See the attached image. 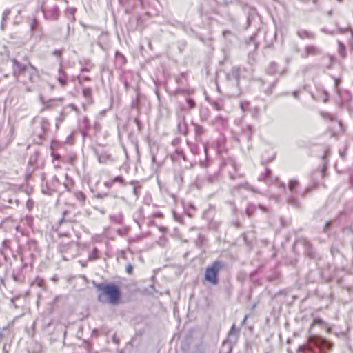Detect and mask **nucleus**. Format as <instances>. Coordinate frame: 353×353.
I'll return each mask as SVG.
<instances>
[{
    "label": "nucleus",
    "instance_id": "1",
    "mask_svg": "<svg viewBox=\"0 0 353 353\" xmlns=\"http://www.w3.org/2000/svg\"><path fill=\"white\" fill-rule=\"evenodd\" d=\"M332 344L319 336H310L306 344L299 346L297 353H329Z\"/></svg>",
    "mask_w": 353,
    "mask_h": 353
},
{
    "label": "nucleus",
    "instance_id": "2",
    "mask_svg": "<svg viewBox=\"0 0 353 353\" xmlns=\"http://www.w3.org/2000/svg\"><path fill=\"white\" fill-rule=\"evenodd\" d=\"M225 263L223 261L216 260L205 269L204 274L205 281L212 285H216L219 283V273L225 269Z\"/></svg>",
    "mask_w": 353,
    "mask_h": 353
},
{
    "label": "nucleus",
    "instance_id": "3",
    "mask_svg": "<svg viewBox=\"0 0 353 353\" xmlns=\"http://www.w3.org/2000/svg\"><path fill=\"white\" fill-rule=\"evenodd\" d=\"M96 287L99 291H101L108 298L110 304L116 305L118 303L120 291L117 285L112 283H99Z\"/></svg>",
    "mask_w": 353,
    "mask_h": 353
},
{
    "label": "nucleus",
    "instance_id": "4",
    "mask_svg": "<svg viewBox=\"0 0 353 353\" xmlns=\"http://www.w3.org/2000/svg\"><path fill=\"white\" fill-rule=\"evenodd\" d=\"M44 17L48 20L56 21L59 17L57 0H46L41 6Z\"/></svg>",
    "mask_w": 353,
    "mask_h": 353
},
{
    "label": "nucleus",
    "instance_id": "5",
    "mask_svg": "<svg viewBox=\"0 0 353 353\" xmlns=\"http://www.w3.org/2000/svg\"><path fill=\"white\" fill-rule=\"evenodd\" d=\"M13 64V72L15 75L24 72L29 68L32 71L36 72V69L29 63L28 65L19 63L16 59H12Z\"/></svg>",
    "mask_w": 353,
    "mask_h": 353
},
{
    "label": "nucleus",
    "instance_id": "6",
    "mask_svg": "<svg viewBox=\"0 0 353 353\" xmlns=\"http://www.w3.org/2000/svg\"><path fill=\"white\" fill-rule=\"evenodd\" d=\"M321 54V50L319 48L314 45H307L304 48V51L301 54L302 58H307L309 56H316Z\"/></svg>",
    "mask_w": 353,
    "mask_h": 353
},
{
    "label": "nucleus",
    "instance_id": "7",
    "mask_svg": "<svg viewBox=\"0 0 353 353\" xmlns=\"http://www.w3.org/2000/svg\"><path fill=\"white\" fill-rule=\"evenodd\" d=\"M41 132H38L37 134L40 139H43L46 134L48 132L50 127V123L45 118L40 119L39 121Z\"/></svg>",
    "mask_w": 353,
    "mask_h": 353
},
{
    "label": "nucleus",
    "instance_id": "8",
    "mask_svg": "<svg viewBox=\"0 0 353 353\" xmlns=\"http://www.w3.org/2000/svg\"><path fill=\"white\" fill-rule=\"evenodd\" d=\"M296 35L301 39H314L316 37V35L314 32L308 31L307 30L300 28L296 30Z\"/></svg>",
    "mask_w": 353,
    "mask_h": 353
},
{
    "label": "nucleus",
    "instance_id": "9",
    "mask_svg": "<svg viewBox=\"0 0 353 353\" xmlns=\"http://www.w3.org/2000/svg\"><path fill=\"white\" fill-rule=\"evenodd\" d=\"M240 333V330L236 328L235 325L233 324L228 334V339L230 341L236 342Z\"/></svg>",
    "mask_w": 353,
    "mask_h": 353
},
{
    "label": "nucleus",
    "instance_id": "10",
    "mask_svg": "<svg viewBox=\"0 0 353 353\" xmlns=\"http://www.w3.org/2000/svg\"><path fill=\"white\" fill-rule=\"evenodd\" d=\"M178 129H179V131L181 134H185L188 132L187 124H186V123L185 121V119L183 117L180 118L179 119Z\"/></svg>",
    "mask_w": 353,
    "mask_h": 353
},
{
    "label": "nucleus",
    "instance_id": "11",
    "mask_svg": "<svg viewBox=\"0 0 353 353\" xmlns=\"http://www.w3.org/2000/svg\"><path fill=\"white\" fill-rule=\"evenodd\" d=\"M271 171L270 169L266 168L265 172L263 174H261L259 176V181H265L267 183H269L270 182L272 181L271 176H270Z\"/></svg>",
    "mask_w": 353,
    "mask_h": 353
},
{
    "label": "nucleus",
    "instance_id": "12",
    "mask_svg": "<svg viewBox=\"0 0 353 353\" xmlns=\"http://www.w3.org/2000/svg\"><path fill=\"white\" fill-rule=\"evenodd\" d=\"M243 132L248 137V139H250L252 134L254 133L255 130L251 125H245L243 128Z\"/></svg>",
    "mask_w": 353,
    "mask_h": 353
},
{
    "label": "nucleus",
    "instance_id": "13",
    "mask_svg": "<svg viewBox=\"0 0 353 353\" xmlns=\"http://www.w3.org/2000/svg\"><path fill=\"white\" fill-rule=\"evenodd\" d=\"M57 80L62 86H65L67 84L66 74L61 69L59 70Z\"/></svg>",
    "mask_w": 353,
    "mask_h": 353
},
{
    "label": "nucleus",
    "instance_id": "14",
    "mask_svg": "<svg viewBox=\"0 0 353 353\" xmlns=\"http://www.w3.org/2000/svg\"><path fill=\"white\" fill-rule=\"evenodd\" d=\"M133 186V194H134L136 199H138L140 194L141 185L138 181H133L130 183Z\"/></svg>",
    "mask_w": 353,
    "mask_h": 353
},
{
    "label": "nucleus",
    "instance_id": "15",
    "mask_svg": "<svg viewBox=\"0 0 353 353\" xmlns=\"http://www.w3.org/2000/svg\"><path fill=\"white\" fill-rule=\"evenodd\" d=\"M314 325H320L323 326L325 328H327V330H330V327H327V325L325 322H324L323 320L319 318H316L313 320L312 323H311V327H313Z\"/></svg>",
    "mask_w": 353,
    "mask_h": 353
},
{
    "label": "nucleus",
    "instance_id": "16",
    "mask_svg": "<svg viewBox=\"0 0 353 353\" xmlns=\"http://www.w3.org/2000/svg\"><path fill=\"white\" fill-rule=\"evenodd\" d=\"M75 198L83 205L85 201V194L81 191L77 192L74 194Z\"/></svg>",
    "mask_w": 353,
    "mask_h": 353
},
{
    "label": "nucleus",
    "instance_id": "17",
    "mask_svg": "<svg viewBox=\"0 0 353 353\" xmlns=\"http://www.w3.org/2000/svg\"><path fill=\"white\" fill-rule=\"evenodd\" d=\"M236 188L237 189L244 188L245 190H250L254 192H258V191L255 188H254L253 187L250 185L248 183L239 184V185H237Z\"/></svg>",
    "mask_w": 353,
    "mask_h": 353
},
{
    "label": "nucleus",
    "instance_id": "18",
    "mask_svg": "<svg viewBox=\"0 0 353 353\" xmlns=\"http://www.w3.org/2000/svg\"><path fill=\"white\" fill-rule=\"evenodd\" d=\"M92 91L90 88H84L83 90V95L85 98L88 100V103H90L91 102L90 98H91Z\"/></svg>",
    "mask_w": 353,
    "mask_h": 353
},
{
    "label": "nucleus",
    "instance_id": "19",
    "mask_svg": "<svg viewBox=\"0 0 353 353\" xmlns=\"http://www.w3.org/2000/svg\"><path fill=\"white\" fill-rule=\"evenodd\" d=\"M194 126L196 137L201 136L204 132L203 127L197 124H194Z\"/></svg>",
    "mask_w": 353,
    "mask_h": 353
},
{
    "label": "nucleus",
    "instance_id": "20",
    "mask_svg": "<svg viewBox=\"0 0 353 353\" xmlns=\"http://www.w3.org/2000/svg\"><path fill=\"white\" fill-rule=\"evenodd\" d=\"M174 180L179 185L183 183V174L181 172H178L176 173Z\"/></svg>",
    "mask_w": 353,
    "mask_h": 353
},
{
    "label": "nucleus",
    "instance_id": "21",
    "mask_svg": "<svg viewBox=\"0 0 353 353\" xmlns=\"http://www.w3.org/2000/svg\"><path fill=\"white\" fill-rule=\"evenodd\" d=\"M30 28L32 31H36L38 29H40L38 21L35 19L32 20L30 23Z\"/></svg>",
    "mask_w": 353,
    "mask_h": 353
},
{
    "label": "nucleus",
    "instance_id": "22",
    "mask_svg": "<svg viewBox=\"0 0 353 353\" xmlns=\"http://www.w3.org/2000/svg\"><path fill=\"white\" fill-rule=\"evenodd\" d=\"M239 71L238 68H232L231 75L236 79V82L239 80Z\"/></svg>",
    "mask_w": 353,
    "mask_h": 353
},
{
    "label": "nucleus",
    "instance_id": "23",
    "mask_svg": "<svg viewBox=\"0 0 353 353\" xmlns=\"http://www.w3.org/2000/svg\"><path fill=\"white\" fill-rule=\"evenodd\" d=\"M298 185V181L296 180H290L289 183V189L291 191H294Z\"/></svg>",
    "mask_w": 353,
    "mask_h": 353
},
{
    "label": "nucleus",
    "instance_id": "24",
    "mask_svg": "<svg viewBox=\"0 0 353 353\" xmlns=\"http://www.w3.org/2000/svg\"><path fill=\"white\" fill-rule=\"evenodd\" d=\"M256 207L254 205H249L246 209V214L248 216H250L254 211L255 210Z\"/></svg>",
    "mask_w": 353,
    "mask_h": 353
},
{
    "label": "nucleus",
    "instance_id": "25",
    "mask_svg": "<svg viewBox=\"0 0 353 353\" xmlns=\"http://www.w3.org/2000/svg\"><path fill=\"white\" fill-rule=\"evenodd\" d=\"M339 52L342 57L345 56V46L343 43L339 41Z\"/></svg>",
    "mask_w": 353,
    "mask_h": 353
},
{
    "label": "nucleus",
    "instance_id": "26",
    "mask_svg": "<svg viewBox=\"0 0 353 353\" xmlns=\"http://www.w3.org/2000/svg\"><path fill=\"white\" fill-rule=\"evenodd\" d=\"M64 161L68 163L73 165L74 163V161H75V156L70 155V156L65 158Z\"/></svg>",
    "mask_w": 353,
    "mask_h": 353
},
{
    "label": "nucleus",
    "instance_id": "27",
    "mask_svg": "<svg viewBox=\"0 0 353 353\" xmlns=\"http://www.w3.org/2000/svg\"><path fill=\"white\" fill-rule=\"evenodd\" d=\"M211 105L216 110H220L223 108V105L216 101H212Z\"/></svg>",
    "mask_w": 353,
    "mask_h": 353
},
{
    "label": "nucleus",
    "instance_id": "28",
    "mask_svg": "<svg viewBox=\"0 0 353 353\" xmlns=\"http://www.w3.org/2000/svg\"><path fill=\"white\" fill-rule=\"evenodd\" d=\"M34 201L32 200V199H28L27 201H26V208L28 210H31L33 207H34Z\"/></svg>",
    "mask_w": 353,
    "mask_h": 353
},
{
    "label": "nucleus",
    "instance_id": "29",
    "mask_svg": "<svg viewBox=\"0 0 353 353\" xmlns=\"http://www.w3.org/2000/svg\"><path fill=\"white\" fill-rule=\"evenodd\" d=\"M288 203L295 206V207H297L299 205V201L296 199L295 198H290L288 199Z\"/></svg>",
    "mask_w": 353,
    "mask_h": 353
},
{
    "label": "nucleus",
    "instance_id": "30",
    "mask_svg": "<svg viewBox=\"0 0 353 353\" xmlns=\"http://www.w3.org/2000/svg\"><path fill=\"white\" fill-rule=\"evenodd\" d=\"M133 270V266L132 264L128 263L126 266L125 271L128 274H132Z\"/></svg>",
    "mask_w": 353,
    "mask_h": 353
},
{
    "label": "nucleus",
    "instance_id": "31",
    "mask_svg": "<svg viewBox=\"0 0 353 353\" xmlns=\"http://www.w3.org/2000/svg\"><path fill=\"white\" fill-rule=\"evenodd\" d=\"M187 103L190 108H193L195 106V103L192 99H187Z\"/></svg>",
    "mask_w": 353,
    "mask_h": 353
},
{
    "label": "nucleus",
    "instance_id": "32",
    "mask_svg": "<svg viewBox=\"0 0 353 353\" xmlns=\"http://www.w3.org/2000/svg\"><path fill=\"white\" fill-rule=\"evenodd\" d=\"M330 228H331V223L330 221L326 222L324 225V228H323V232L325 233L327 232Z\"/></svg>",
    "mask_w": 353,
    "mask_h": 353
},
{
    "label": "nucleus",
    "instance_id": "33",
    "mask_svg": "<svg viewBox=\"0 0 353 353\" xmlns=\"http://www.w3.org/2000/svg\"><path fill=\"white\" fill-rule=\"evenodd\" d=\"M123 179L121 176H116L114 180L112 181L113 183H115V182H118V183H123Z\"/></svg>",
    "mask_w": 353,
    "mask_h": 353
},
{
    "label": "nucleus",
    "instance_id": "34",
    "mask_svg": "<svg viewBox=\"0 0 353 353\" xmlns=\"http://www.w3.org/2000/svg\"><path fill=\"white\" fill-rule=\"evenodd\" d=\"M106 159H107V157H105V156H103V155H100V156L98 157V161H99V163H105Z\"/></svg>",
    "mask_w": 353,
    "mask_h": 353
},
{
    "label": "nucleus",
    "instance_id": "35",
    "mask_svg": "<svg viewBox=\"0 0 353 353\" xmlns=\"http://www.w3.org/2000/svg\"><path fill=\"white\" fill-rule=\"evenodd\" d=\"M248 105H249L248 102H243V103H241V108L243 110H245L248 108Z\"/></svg>",
    "mask_w": 353,
    "mask_h": 353
},
{
    "label": "nucleus",
    "instance_id": "36",
    "mask_svg": "<svg viewBox=\"0 0 353 353\" xmlns=\"http://www.w3.org/2000/svg\"><path fill=\"white\" fill-rule=\"evenodd\" d=\"M61 51L60 50H55L54 52H53V55L56 56V57H60L61 55Z\"/></svg>",
    "mask_w": 353,
    "mask_h": 353
},
{
    "label": "nucleus",
    "instance_id": "37",
    "mask_svg": "<svg viewBox=\"0 0 353 353\" xmlns=\"http://www.w3.org/2000/svg\"><path fill=\"white\" fill-rule=\"evenodd\" d=\"M152 217L154 218H162L163 214L161 212H156L152 214Z\"/></svg>",
    "mask_w": 353,
    "mask_h": 353
},
{
    "label": "nucleus",
    "instance_id": "38",
    "mask_svg": "<svg viewBox=\"0 0 353 353\" xmlns=\"http://www.w3.org/2000/svg\"><path fill=\"white\" fill-rule=\"evenodd\" d=\"M36 283L39 287H42L43 285V281L42 279H37Z\"/></svg>",
    "mask_w": 353,
    "mask_h": 353
},
{
    "label": "nucleus",
    "instance_id": "39",
    "mask_svg": "<svg viewBox=\"0 0 353 353\" xmlns=\"http://www.w3.org/2000/svg\"><path fill=\"white\" fill-rule=\"evenodd\" d=\"M112 341L114 343L116 344H119V339L117 338L116 334H114L112 336Z\"/></svg>",
    "mask_w": 353,
    "mask_h": 353
},
{
    "label": "nucleus",
    "instance_id": "40",
    "mask_svg": "<svg viewBox=\"0 0 353 353\" xmlns=\"http://www.w3.org/2000/svg\"><path fill=\"white\" fill-rule=\"evenodd\" d=\"M116 57H117V58L121 59L123 61L125 60V57L123 56L122 54L119 53V52H116Z\"/></svg>",
    "mask_w": 353,
    "mask_h": 353
},
{
    "label": "nucleus",
    "instance_id": "41",
    "mask_svg": "<svg viewBox=\"0 0 353 353\" xmlns=\"http://www.w3.org/2000/svg\"><path fill=\"white\" fill-rule=\"evenodd\" d=\"M311 190H312V188H311V187H308V188H307L305 190V191L303 192V195H306V194H307L308 193H310V191H311Z\"/></svg>",
    "mask_w": 353,
    "mask_h": 353
},
{
    "label": "nucleus",
    "instance_id": "42",
    "mask_svg": "<svg viewBox=\"0 0 353 353\" xmlns=\"http://www.w3.org/2000/svg\"><path fill=\"white\" fill-rule=\"evenodd\" d=\"M191 150L194 154H196L198 152V148L196 145H194L191 148Z\"/></svg>",
    "mask_w": 353,
    "mask_h": 353
},
{
    "label": "nucleus",
    "instance_id": "43",
    "mask_svg": "<svg viewBox=\"0 0 353 353\" xmlns=\"http://www.w3.org/2000/svg\"><path fill=\"white\" fill-rule=\"evenodd\" d=\"M68 107H70L71 108V110H74L76 112H78V109L77 108V107L75 106V105L71 103L68 105Z\"/></svg>",
    "mask_w": 353,
    "mask_h": 353
},
{
    "label": "nucleus",
    "instance_id": "44",
    "mask_svg": "<svg viewBox=\"0 0 353 353\" xmlns=\"http://www.w3.org/2000/svg\"><path fill=\"white\" fill-rule=\"evenodd\" d=\"M104 185L108 188H110L112 187V185H113V182L111 181V182H105Z\"/></svg>",
    "mask_w": 353,
    "mask_h": 353
},
{
    "label": "nucleus",
    "instance_id": "45",
    "mask_svg": "<svg viewBox=\"0 0 353 353\" xmlns=\"http://www.w3.org/2000/svg\"><path fill=\"white\" fill-rule=\"evenodd\" d=\"M216 119V121H220V123H221L222 125H224V123H225V120H224L223 118H221V117H217Z\"/></svg>",
    "mask_w": 353,
    "mask_h": 353
},
{
    "label": "nucleus",
    "instance_id": "46",
    "mask_svg": "<svg viewBox=\"0 0 353 353\" xmlns=\"http://www.w3.org/2000/svg\"><path fill=\"white\" fill-rule=\"evenodd\" d=\"M52 156H53L54 159H61V156L59 154L53 153Z\"/></svg>",
    "mask_w": 353,
    "mask_h": 353
},
{
    "label": "nucleus",
    "instance_id": "47",
    "mask_svg": "<svg viewBox=\"0 0 353 353\" xmlns=\"http://www.w3.org/2000/svg\"><path fill=\"white\" fill-rule=\"evenodd\" d=\"M215 179V176H209L208 178V180L210 183H212Z\"/></svg>",
    "mask_w": 353,
    "mask_h": 353
},
{
    "label": "nucleus",
    "instance_id": "48",
    "mask_svg": "<svg viewBox=\"0 0 353 353\" xmlns=\"http://www.w3.org/2000/svg\"><path fill=\"white\" fill-rule=\"evenodd\" d=\"M248 317V314H246V315L244 316V318H243V321H241V325H243V324L245 323V321H246V320H247Z\"/></svg>",
    "mask_w": 353,
    "mask_h": 353
},
{
    "label": "nucleus",
    "instance_id": "49",
    "mask_svg": "<svg viewBox=\"0 0 353 353\" xmlns=\"http://www.w3.org/2000/svg\"><path fill=\"white\" fill-rule=\"evenodd\" d=\"M159 230L162 232H165L167 231V228L165 227H160Z\"/></svg>",
    "mask_w": 353,
    "mask_h": 353
},
{
    "label": "nucleus",
    "instance_id": "50",
    "mask_svg": "<svg viewBox=\"0 0 353 353\" xmlns=\"http://www.w3.org/2000/svg\"><path fill=\"white\" fill-rule=\"evenodd\" d=\"M204 151L206 155V158H208V146L206 145L204 146Z\"/></svg>",
    "mask_w": 353,
    "mask_h": 353
},
{
    "label": "nucleus",
    "instance_id": "51",
    "mask_svg": "<svg viewBox=\"0 0 353 353\" xmlns=\"http://www.w3.org/2000/svg\"><path fill=\"white\" fill-rule=\"evenodd\" d=\"M324 94L325 95V99H324V101L325 102L327 100L328 94H327V93L326 92H324Z\"/></svg>",
    "mask_w": 353,
    "mask_h": 353
},
{
    "label": "nucleus",
    "instance_id": "52",
    "mask_svg": "<svg viewBox=\"0 0 353 353\" xmlns=\"http://www.w3.org/2000/svg\"><path fill=\"white\" fill-rule=\"evenodd\" d=\"M293 95L295 98H298V92H293Z\"/></svg>",
    "mask_w": 353,
    "mask_h": 353
},
{
    "label": "nucleus",
    "instance_id": "53",
    "mask_svg": "<svg viewBox=\"0 0 353 353\" xmlns=\"http://www.w3.org/2000/svg\"><path fill=\"white\" fill-rule=\"evenodd\" d=\"M28 221V223L30 225V223H32V219L31 218H26Z\"/></svg>",
    "mask_w": 353,
    "mask_h": 353
},
{
    "label": "nucleus",
    "instance_id": "54",
    "mask_svg": "<svg viewBox=\"0 0 353 353\" xmlns=\"http://www.w3.org/2000/svg\"><path fill=\"white\" fill-rule=\"evenodd\" d=\"M163 241V237H161V238L159 239V243H160V244H162V243H162Z\"/></svg>",
    "mask_w": 353,
    "mask_h": 353
},
{
    "label": "nucleus",
    "instance_id": "55",
    "mask_svg": "<svg viewBox=\"0 0 353 353\" xmlns=\"http://www.w3.org/2000/svg\"><path fill=\"white\" fill-rule=\"evenodd\" d=\"M63 222H65L64 218L61 219V220L60 221V224L63 223Z\"/></svg>",
    "mask_w": 353,
    "mask_h": 353
},
{
    "label": "nucleus",
    "instance_id": "56",
    "mask_svg": "<svg viewBox=\"0 0 353 353\" xmlns=\"http://www.w3.org/2000/svg\"><path fill=\"white\" fill-rule=\"evenodd\" d=\"M47 108H48V106H47V105H46V106H44V107L42 108V111H43V110H46V109H47Z\"/></svg>",
    "mask_w": 353,
    "mask_h": 353
},
{
    "label": "nucleus",
    "instance_id": "57",
    "mask_svg": "<svg viewBox=\"0 0 353 353\" xmlns=\"http://www.w3.org/2000/svg\"><path fill=\"white\" fill-rule=\"evenodd\" d=\"M98 299H99V301H101V295H99V296H98Z\"/></svg>",
    "mask_w": 353,
    "mask_h": 353
},
{
    "label": "nucleus",
    "instance_id": "58",
    "mask_svg": "<svg viewBox=\"0 0 353 353\" xmlns=\"http://www.w3.org/2000/svg\"><path fill=\"white\" fill-rule=\"evenodd\" d=\"M260 207H261V208L263 211H265V208L264 207H263V206H260Z\"/></svg>",
    "mask_w": 353,
    "mask_h": 353
},
{
    "label": "nucleus",
    "instance_id": "59",
    "mask_svg": "<svg viewBox=\"0 0 353 353\" xmlns=\"http://www.w3.org/2000/svg\"><path fill=\"white\" fill-rule=\"evenodd\" d=\"M93 251H94V253H97V249L94 248Z\"/></svg>",
    "mask_w": 353,
    "mask_h": 353
},
{
    "label": "nucleus",
    "instance_id": "60",
    "mask_svg": "<svg viewBox=\"0 0 353 353\" xmlns=\"http://www.w3.org/2000/svg\"><path fill=\"white\" fill-rule=\"evenodd\" d=\"M174 217H175V219L177 220V221H179V219H177V217L176 216V215L174 214Z\"/></svg>",
    "mask_w": 353,
    "mask_h": 353
},
{
    "label": "nucleus",
    "instance_id": "61",
    "mask_svg": "<svg viewBox=\"0 0 353 353\" xmlns=\"http://www.w3.org/2000/svg\"><path fill=\"white\" fill-rule=\"evenodd\" d=\"M97 197L102 198V196H101V195H100V194H98V195H97Z\"/></svg>",
    "mask_w": 353,
    "mask_h": 353
},
{
    "label": "nucleus",
    "instance_id": "62",
    "mask_svg": "<svg viewBox=\"0 0 353 353\" xmlns=\"http://www.w3.org/2000/svg\"><path fill=\"white\" fill-rule=\"evenodd\" d=\"M316 1H317V0H313V2H314V3H316Z\"/></svg>",
    "mask_w": 353,
    "mask_h": 353
}]
</instances>
